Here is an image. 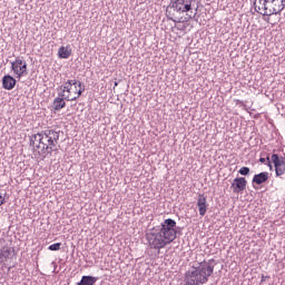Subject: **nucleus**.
<instances>
[{"instance_id": "obj_26", "label": "nucleus", "mask_w": 285, "mask_h": 285, "mask_svg": "<svg viewBox=\"0 0 285 285\" xmlns=\"http://www.w3.org/2000/svg\"><path fill=\"white\" fill-rule=\"evenodd\" d=\"M6 204V198L0 195V206H3Z\"/></svg>"}, {"instance_id": "obj_1", "label": "nucleus", "mask_w": 285, "mask_h": 285, "mask_svg": "<svg viewBox=\"0 0 285 285\" xmlns=\"http://www.w3.org/2000/svg\"><path fill=\"white\" fill-rule=\"evenodd\" d=\"M184 235V227L177 226V222L173 218H166L160 226L154 227L145 237L153 250H161L175 239Z\"/></svg>"}, {"instance_id": "obj_3", "label": "nucleus", "mask_w": 285, "mask_h": 285, "mask_svg": "<svg viewBox=\"0 0 285 285\" xmlns=\"http://www.w3.org/2000/svg\"><path fill=\"white\" fill-rule=\"evenodd\" d=\"M59 132L55 129H45L41 131L39 136V144L36 145L39 155L42 156V159H46L48 155H52V148H57V144H59Z\"/></svg>"}, {"instance_id": "obj_31", "label": "nucleus", "mask_w": 285, "mask_h": 285, "mask_svg": "<svg viewBox=\"0 0 285 285\" xmlns=\"http://www.w3.org/2000/svg\"><path fill=\"white\" fill-rule=\"evenodd\" d=\"M238 101V104H243V101H240V100H237Z\"/></svg>"}, {"instance_id": "obj_2", "label": "nucleus", "mask_w": 285, "mask_h": 285, "mask_svg": "<svg viewBox=\"0 0 285 285\" xmlns=\"http://www.w3.org/2000/svg\"><path fill=\"white\" fill-rule=\"evenodd\" d=\"M215 273V259L196 263L188 269L183 278V285H204L208 284L209 277Z\"/></svg>"}, {"instance_id": "obj_5", "label": "nucleus", "mask_w": 285, "mask_h": 285, "mask_svg": "<svg viewBox=\"0 0 285 285\" xmlns=\"http://www.w3.org/2000/svg\"><path fill=\"white\" fill-rule=\"evenodd\" d=\"M285 8V0H266L265 12H261L263 17H273V14H282Z\"/></svg>"}, {"instance_id": "obj_14", "label": "nucleus", "mask_w": 285, "mask_h": 285, "mask_svg": "<svg viewBox=\"0 0 285 285\" xmlns=\"http://www.w3.org/2000/svg\"><path fill=\"white\" fill-rule=\"evenodd\" d=\"M72 86H77V79L67 80L63 85L58 87V90H61L62 95H66V92H71Z\"/></svg>"}, {"instance_id": "obj_11", "label": "nucleus", "mask_w": 285, "mask_h": 285, "mask_svg": "<svg viewBox=\"0 0 285 285\" xmlns=\"http://www.w3.org/2000/svg\"><path fill=\"white\" fill-rule=\"evenodd\" d=\"M66 108V94L59 92L58 97L55 98L52 102V109L59 112V110H63Z\"/></svg>"}, {"instance_id": "obj_10", "label": "nucleus", "mask_w": 285, "mask_h": 285, "mask_svg": "<svg viewBox=\"0 0 285 285\" xmlns=\"http://www.w3.org/2000/svg\"><path fill=\"white\" fill-rule=\"evenodd\" d=\"M208 197L204 194L198 195L197 199V206H198V213L200 217H204L208 210V203H207Z\"/></svg>"}, {"instance_id": "obj_13", "label": "nucleus", "mask_w": 285, "mask_h": 285, "mask_svg": "<svg viewBox=\"0 0 285 285\" xmlns=\"http://www.w3.org/2000/svg\"><path fill=\"white\" fill-rule=\"evenodd\" d=\"M99 282V277L91 275H83L80 282L76 283V285H96Z\"/></svg>"}, {"instance_id": "obj_18", "label": "nucleus", "mask_w": 285, "mask_h": 285, "mask_svg": "<svg viewBox=\"0 0 285 285\" xmlns=\"http://www.w3.org/2000/svg\"><path fill=\"white\" fill-rule=\"evenodd\" d=\"M259 163L265 164V166H268L269 170H273V160H271V154H261Z\"/></svg>"}, {"instance_id": "obj_6", "label": "nucleus", "mask_w": 285, "mask_h": 285, "mask_svg": "<svg viewBox=\"0 0 285 285\" xmlns=\"http://www.w3.org/2000/svg\"><path fill=\"white\" fill-rule=\"evenodd\" d=\"M11 70L13 75H17L18 79H21V77L28 75V62L21 59V57H17L16 60L11 62Z\"/></svg>"}, {"instance_id": "obj_28", "label": "nucleus", "mask_w": 285, "mask_h": 285, "mask_svg": "<svg viewBox=\"0 0 285 285\" xmlns=\"http://www.w3.org/2000/svg\"><path fill=\"white\" fill-rule=\"evenodd\" d=\"M59 151V149H57V148H52V153H58Z\"/></svg>"}, {"instance_id": "obj_27", "label": "nucleus", "mask_w": 285, "mask_h": 285, "mask_svg": "<svg viewBox=\"0 0 285 285\" xmlns=\"http://www.w3.org/2000/svg\"><path fill=\"white\" fill-rule=\"evenodd\" d=\"M195 17H197V12L194 13V16H188V19H195Z\"/></svg>"}, {"instance_id": "obj_9", "label": "nucleus", "mask_w": 285, "mask_h": 285, "mask_svg": "<svg viewBox=\"0 0 285 285\" xmlns=\"http://www.w3.org/2000/svg\"><path fill=\"white\" fill-rule=\"evenodd\" d=\"M248 186V180L245 177H236L232 183L233 193H244V189Z\"/></svg>"}, {"instance_id": "obj_4", "label": "nucleus", "mask_w": 285, "mask_h": 285, "mask_svg": "<svg viewBox=\"0 0 285 285\" xmlns=\"http://www.w3.org/2000/svg\"><path fill=\"white\" fill-rule=\"evenodd\" d=\"M194 1L195 0H170V3L166 8L167 19L174 21V23H181V14L193 10Z\"/></svg>"}, {"instance_id": "obj_16", "label": "nucleus", "mask_w": 285, "mask_h": 285, "mask_svg": "<svg viewBox=\"0 0 285 285\" xmlns=\"http://www.w3.org/2000/svg\"><path fill=\"white\" fill-rule=\"evenodd\" d=\"M10 255H12V249H10V247H2L0 249V264L8 262V259H10Z\"/></svg>"}, {"instance_id": "obj_24", "label": "nucleus", "mask_w": 285, "mask_h": 285, "mask_svg": "<svg viewBox=\"0 0 285 285\" xmlns=\"http://www.w3.org/2000/svg\"><path fill=\"white\" fill-rule=\"evenodd\" d=\"M29 146H31L33 150H37V142H35V140H31L30 138H29Z\"/></svg>"}, {"instance_id": "obj_8", "label": "nucleus", "mask_w": 285, "mask_h": 285, "mask_svg": "<svg viewBox=\"0 0 285 285\" xmlns=\"http://www.w3.org/2000/svg\"><path fill=\"white\" fill-rule=\"evenodd\" d=\"M268 179H271L268 171H262L254 175L252 179V186L253 188L257 189V186H264V184H267Z\"/></svg>"}, {"instance_id": "obj_12", "label": "nucleus", "mask_w": 285, "mask_h": 285, "mask_svg": "<svg viewBox=\"0 0 285 285\" xmlns=\"http://www.w3.org/2000/svg\"><path fill=\"white\" fill-rule=\"evenodd\" d=\"M14 86H17V79L10 75H6L2 77V88L4 90H14Z\"/></svg>"}, {"instance_id": "obj_30", "label": "nucleus", "mask_w": 285, "mask_h": 285, "mask_svg": "<svg viewBox=\"0 0 285 285\" xmlns=\"http://www.w3.org/2000/svg\"><path fill=\"white\" fill-rule=\"evenodd\" d=\"M36 144H39V138L36 140Z\"/></svg>"}, {"instance_id": "obj_21", "label": "nucleus", "mask_w": 285, "mask_h": 285, "mask_svg": "<svg viewBox=\"0 0 285 285\" xmlns=\"http://www.w3.org/2000/svg\"><path fill=\"white\" fill-rule=\"evenodd\" d=\"M48 250H61V243L49 245Z\"/></svg>"}, {"instance_id": "obj_22", "label": "nucleus", "mask_w": 285, "mask_h": 285, "mask_svg": "<svg viewBox=\"0 0 285 285\" xmlns=\"http://www.w3.org/2000/svg\"><path fill=\"white\" fill-rule=\"evenodd\" d=\"M41 131H39L38 134H33L29 137V139H31V141L37 142V139H41Z\"/></svg>"}, {"instance_id": "obj_23", "label": "nucleus", "mask_w": 285, "mask_h": 285, "mask_svg": "<svg viewBox=\"0 0 285 285\" xmlns=\"http://www.w3.org/2000/svg\"><path fill=\"white\" fill-rule=\"evenodd\" d=\"M79 94H77V97H73V98H70V95H68V96H65V99H66V101H77V99H79Z\"/></svg>"}, {"instance_id": "obj_17", "label": "nucleus", "mask_w": 285, "mask_h": 285, "mask_svg": "<svg viewBox=\"0 0 285 285\" xmlns=\"http://www.w3.org/2000/svg\"><path fill=\"white\" fill-rule=\"evenodd\" d=\"M254 10L258 12V14L266 12V0H254Z\"/></svg>"}, {"instance_id": "obj_19", "label": "nucleus", "mask_w": 285, "mask_h": 285, "mask_svg": "<svg viewBox=\"0 0 285 285\" xmlns=\"http://www.w3.org/2000/svg\"><path fill=\"white\" fill-rule=\"evenodd\" d=\"M76 88L78 87L79 89L76 91V94L78 95V97H81L83 95V92H86V85H83V82H81L80 80H76Z\"/></svg>"}, {"instance_id": "obj_7", "label": "nucleus", "mask_w": 285, "mask_h": 285, "mask_svg": "<svg viewBox=\"0 0 285 285\" xmlns=\"http://www.w3.org/2000/svg\"><path fill=\"white\" fill-rule=\"evenodd\" d=\"M272 164L275 168V175L276 177H282V175H285V158L284 156H279V154H273L272 157Z\"/></svg>"}, {"instance_id": "obj_29", "label": "nucleus", "mask_w": 285, "mask_h": 285, "mask_svg": "<svg viewBox=\"0 0 285 285\" xmlns=\"http://www.w3.org/2000/svg\"><path fill=\"white\" fill-rule=\"evenodd\" d=\"M114 86H115V87L119 86V82L115 81V82H114Z\"/></svg>"}, {"instance_id": "obj_20", "label": "nucleus", "mask_w": 285, "mask_h": 285, "mask_svg": "<svg viewBox=\"0 0 285 285\" xmlns=\"http://www.w3.org/2000/svg\"><path fill=\"white\" fill-rule=\"evenodd\" d=\"M239 175H243V177H248L250 175V168L249 167H242L238 170Z\"/></svg>"}, {"instance_id": "obj_25", "label": "nucleus", "mask_w": 285, "mask_h": 285, "mask_svg": "<svg viewBox=\"0 0 285 285\" xmlns=\"http://www.w3.org/2000/svg\"><path fill=\"white\" fill-rule=\"evenodd\" d=\"M266 279H271V276H265L264 274L262 275L261 284H264Z\"/></svg>"}, {"instance_id": "obj_15", "label": "nucleus", "mask_w": 285, "mask_h": 285, "mask_svg": "<svg viewBox=\"0 0 285 285\" xmlns=\"http://www.w3.org/2000/svg\"><path fill=\"white\" fill-rule=\"evenodd\" d=\"M71 55H72V49H70V46H67V47L61 46L58 50L59 59H69Z\"/></svg>"}]
</instances>
